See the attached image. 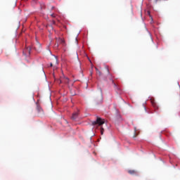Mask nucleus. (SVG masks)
<instances>
[{"label": "nucleus", "mask_w": 180, "mask_h": 180, "mask_svg": "<svg viewBox=\"0 0 180 180\" xmlns=\"http://www.w3.org/2000/svg\"><path fill=\"white\" fill-rule=\"evenodd\" d=\"M104 124L105 120L99 117H97L95 121L91 122L92 126H94V127H98L97 132L101 133V135H103V131H105V129L102 127V124Z\"/></svg>", "instance_id": "nucleus-1"}, {"label": "nucleus", "mask_w": 180, "mask_h": 180, "mask_svg": "<svg viewBox=\"0 0 180 180\" xmlns=\"http://www.w3.org/2000/svg\"><path fill=\"white\" fill-rule=\"evenodd\" d=\"M105 71L107 72V77L105 79V81L108 79H110V81H112V84L116 86V84H115V82L113 81V78L112 77V74H110V72L109 71V67L108 66H105Z\"/></svg>", "instance_id": "nucleus-2"}, {"label": "nucleus", "mask_w": 180, "mask_h": 180, "mask_svg": "<svg viewBox=\"0 0 180 180\" xmlns=\"http://www.w3.org/2000/svg\"><path fill=\"white\" fill-rule=\"evenodd\" d=\"M60 84H70V79L63 75L60 77Z\"/></svg>", "instance_id": "nucleus-3"}, {"label": "nucleus", "mask_w": 180, "mask_h": 180, "mask_svg": "<svg viewBox=\"0 0 180 180\" xmlns=\"http://www.w3.org/2000/svg\"><path fill=\"white\" fill-rule=\"evenodd\" d=\"M65 43V42L64 39H63L61 38H58V39H56V47H58V44H62L63 46H64Z\"/></svg>", "instance_id": "nucleus-4"}, {"label": "nucleus", "mask_w": 180, "mask_h": 180, "mask_svg": "<svg viewBox=\"0 0 180 180\" xmlns=\"http://www.w3.org/2000/svg\"><path fill=\"white\" fill-rule=\"evenodd\" d=\"M150 103H151L152 105L153 106L155 110H158V105H157V103H155V100L151 98Z\"/></svg>", "instance_id": "nucleus-5"}, {"label": "nucleus", "mask_w": 180, "mask_h": 180, "mask_svg": "<svg viewBox=\"0 0 180 180\" xmlns=\"http://www.w3.org/2000/svg\"><path fill=\"white\" fill-rule=\"evenodd\" d=\"M23 54L25 56H30V48H27L23 51Z\"/></svg>", "instance_id": "nucleus-6"}, {"label": "nucleus", "mask_w": 180, "mask_h": 180, "mask_svg": "<svg viewBox=\"0 0 180 180\" xmlns=\"http://www.w3.org/2000/svg\"><path fill=\"white\" fill-rule=\"evenodd\" d=\"M37 110L38 113H42V112H43V108H41V107H40V104H39V103H37Z\"/></svg>", "instance_id": "nucleus-7"}, {"label": "nucleus", "mask_w": 180, "mask_h": 180, "mask_svg": "<svg viewBox=\"0 0 180 180\" xmlns=\"http://www.w3.org/2000/svg\"><path fill=\"white\" fill-rule=\"evenodd\" d=\"M77 117H78V112H74L72 116V120H77Z\"/></svg>", "instance_id": "nucleus-8"}, {"label": "nucleus", "mask_w": 180, "mask_h": 180, "mask_svg": "<svg viewBox=\"0 0 180 180\" xmlns=\"http://www.w3.org/2000/svg\"><path fill=\"white\" fill-rule=\"evenodd\" d=\"M128 172L130 174V175H136V174H137V171L136 170H129Z\"/></svg>", "instance_id": "nucleus-9"}, {"label": "nucleus", "mask_w": 180, "mask_h": 180, "mask_svg": "<svg viewBox=\"0 0 180 180\" xmlns=\"http://www.w3.org/2000/svg\"><path fill=\"white\" fill-rule=\"evenodd\" d=\"M140 134V131L135 128V134L134 136H139Z\"/></svg>", "instance_id": "nucleus-10"}, {"label": "nucleus", "mask_w": 180, "mask_h": 180, "mask_svg": "<svg viewBox=\"0 0 180 180\" xmlns=\"http://www.w3.org/2000/svg\"><path fill=\"white\" fill-rule=\"evenodd\" d=\"M96 74L99 76L102 75V72H100V70H98L97 68H96Z\"/></svg>", "instance_id": "nucleus-11"}, {"label": "nucleus", "mask_w": 180, "mask_h": 180, "mask_svg": "<svg viewBox=\"0 0 180 180\" xmlns=\"http://www.w3.org/2000/svg\"><path fill=\"white\" fill-rule=\"evenodd\" d=\"M51 16H52V18H56V15L54 14H51Z\"/></svg>", "instance_id": "nucleus-12"}, {"label": "nucleus", "mask_w": 180, "mask_h": 180, "mask_svg": "<svg viewBox=\"0 0 180 180\" xmlns=\"http://www.w3.org/2000/svg\"><path fill=\"white\" fill-rule=\"evenodd\" d=\"M161 0H155V3L157 4V2L160 1Z\"/></svg>", "instance_id": "nucleus-13"}, {"label": "nucleus", "mask_w": 180, "mask_h": 180, "mask_svg": "<svg viewBox=\"0 0 180 180\" xmlns=\"http://www.w3.org/2000/svg\"><path fill=\"white\" fill-rule=\"evenodd\" d=\"M50 67H53V63H51V64H50Z\"/></svg>", "instance_id": "nucleus-14"}, {"label": "nucleus", "mask_w": 180, "mask_h": 180, "mask_svg": "<svg viewBox=\"0 0 180 180\" xmlns=\"http://www.w3.org/2000/svg\"><path fill=\"white\" fill-rule=\"evenodd\" d=\"M37 46H39L40 47L41 45H40V44H38Z\"/></svg>", "instance_id": "nucleus-15"}, {"label": "nucleus", "mask_w": 180, "mask_h": 180, "mask_svg": "<svg viewBox=\"0 0 180 180\" xmlns=\"http://www.w3.org/2000/svg\"><path fill=\"white\" fill-rule=\"evenodd\" d=\"M148 15H150V11H148Z\"/></svg>", "instance_id": "nucleus-16"}, {"label": "nucleus", "mask_w": 180, "mask_h": 180, "mask_svg": "<svg viewBox=\"0 0 180 180\" xmlns=\"http://www.w3.org/2000/svg\"><path fill=\"white\" fill-rule=\"evenodd\" d=\"M76 41H78V39H76Z\"/></svg>", "instance_id": "nucleus-17"}, {"label": "nucleus", "mask_w": 180, "mask_h": 180, "mask_svg": "<svg viewBox=\"0 0 180 180\" xmlns=\"http://www.w3.org/2000/svg\"><path fill=\"white\" fill-rule=\"evenodd\" d=\"M52 9H54V7H52Z\"/></svg>", "instance_id": "nucleus-18"}, {"label": "nucleus", "mask_w": 180, "mask_h": 180, "mask_svg": "<svg viewBox=\"0 0 180 180\" xmlns=\"http://www.w3.org/2000/svg\"><path fill=\"white\" fill-rule=\"evenodd\" d=\"M93 136H95V134H93Z\"/></svg>", "instance_id": "nucleus-19"}]
</instances>
